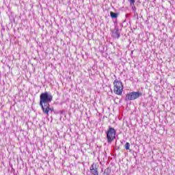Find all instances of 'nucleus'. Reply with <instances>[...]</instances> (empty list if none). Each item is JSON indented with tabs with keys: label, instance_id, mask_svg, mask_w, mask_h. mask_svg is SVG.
<instances>
[{
	"label": "nucleus",
	"instance_id": "nucleus-1",
	"mask_svg": "<svg viewBox=\"0 0 175 175\" xmlns=\"http://www.w3.org/2000/svg\"><path fill=\"white\" fill-rule=\"evenodd\" d=\"M53 102V94L50 92H43L40 95V106L41 109H44L49 106Z\"/></svg>",
	"mask_w": 175,
	"mask_h": 175
},
{
	"label": "nucleus",
	"instance_id": "nucleus-2",
	"mask_svg": "<svg viewBox=\"0 0 175 175\" xmlns=\"http://www.w3.org/2000/svg\"><path fill=\"white\" fill-rule=\"evenodd\" d=\"M107 141L109 144H111L116 139V135H117V131L111 126H109L108 130L106 132Z\"/></svg>",
	"mask_w": 175,
	"mask_h": 175
},
{
	"label": "nucleus",
	"instance_id": "nucleus-3",
	"mask_svg": "<svg viewBox=\"0 0 175 175\" xmlns=\"http://www.w3.org/2000/svg\"><path fill=\"white\" fill-rule=\"evenodd\" d=\"M124 90V86L122 85V82L121 81H118L116 79L113 81V92L116 95H122V91Z\"/></svg>",
	"mask_w": 175,
	"mask_h": 175
},
{
	"label": "nucleus",
	"instance_id": "nucleus-4",
	"mask_svg": "<svg viewBox=\"0 0 175 175\" xmlns=\"http://www.w3.org/2000/svg\"><path fill=\"white\" fill-rule=\"evenodd\" d=\"M142 95L143 94L140 92H132L128 93L126 95L124 100L126 102H128V100H135V99H139V97L142 96Z\"/></svg>",
	"mask_w": 175,
	"mask_h": 175
},
{
	"label": "nucleus",
	"instance_id": "nucleus-5",
	"mask_svg": "<svg viewBox=\"0 0 175 175\" xmlns=\"http://www.w3.org/2000/svg\"><path fill=\"white\" fill-rule=\"evenodd\" d=\"M111 36L114 39H120V37L121 36V29L118 28V26L115 25V28L112 31Z\"/></svg>",
	"mask_w": 175,
	"mask_h": 175
},
{
	"label": "nucleus",
	"instance_id": "nucleus-6",
	"mask_svg": "<svg viewBox=\"0 0 175 175\" xmlns=\"http://www.w3.org/2000/svg\"><path fill=\"white\" fill-rule=\"evenodd\" d=\"M90 173L92 175H99V172L98 171V167H96V164L93 163V164L90 167Z\"/></svg>",
	"mask_w": 175,
	"mask_h": 175
},
{
	"label": "nucleus",
	"instance_id": "nucleus-7",
	"mask_svg": "<svg viewBox=\"0 0 175 175\" xmlns=\"http://www.w3.org/2000/svg\"><path fill=\"white\" fill-rule=\"evenodd\" d=\"M42 113L49 116V113H53L54 111V107H50V104L42 109Z\"/></svg>",
	"mask_w": 175,
	"mask_h": 175
},
{
	"label": "nucleus",
	"instance_id": "nucleus-8",
	"mask_svg": "<svg viewBox=\"0 0 175 175\" xmlns=\"http://www.w3.org/2000/svg\"><path fill=\"white\" fill-rule=\"evenodd\" d=\"M118 16H120L119 13L110 12V16L111 17V18H117L118 17Z\"/></svg>",
	"mask_w": 175,
	"mask_h": 175
},
{
	"label": "nucleus",
	"instance_id": "nucleus-9",
	"mask_svg": "<svg viewBox=\"0 0 175 175\" xmlns=\"http://www.w3.org/2000/svg\"><path fill=\"white\" fill-rule=\"evenodd\" d=\"M111 173V170H110V168L107 167L105 170V171L103 172V175H110Z\"/></svg>",
	"mask_w": 175,
	"mask_h": 175
},
{
	"label": "nucleus",
	"instance_id": "nucleus-10",
	"mask_svg": "<svg viewBox=\"0 0 175 175\" xmlns=\"http://www.w3.org/2000/svg\"><path fill=\"white\" fill-rule=\"evenodd\" d=\"M126 150H129L130 147H131V144H129V142H126L125 146H124Z\"/></svg>",
	"mask_w": 175,
	"mask_h": 175
},
{
	"label": "nucleus",
	"instance_id": "nucleus-11",
	"mask_svg": "<svg viewBox=\"0 0 175 175\" xmlns=\"http://www.w3.org/2000/svg\"><path fill=\"white\" fill-rule=\"evenodd\" d=\"M130 6H131L133 12H136V6H135V3H133V5H130Z\"/></svg>",
	"mask_w": 175,
	"mask_h": 175
},
{
	"label": "nucleus",
	"instance_id": "nucleus-12",
	"mask_svg": "<svg viewBox=\"0 0 175 175\" xmlns=\"http://www.w3.org/2000/svg\"><path fill=\"white\" fill-rule=\"evenodd\" d=\"M129 1L130 5H133L136 2V0H128Z\"/></svg>",
	"mask_w": 175,
	"mask_h": 175
},
{
	"label": "nucleus",
	"instance_id": "nucleus-13",
	"mask_svg": "<svg viewBox=\"0 0 175 175\" xmlns=\"http://www.w3.org/2000/svg\"><path fill=\"white\" fill-rule=\"evenodd\" d=\"M62 113H63V111H60V114H62Z\"/></svg>",
	"mask_w": 175,
	"mask_h": 175
}]
</instances>
